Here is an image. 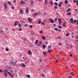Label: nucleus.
<instances>
[{"instance_id": "nucleus-49", "label": "nucleus", "mask_w": 78, "mask_h": 78, "mask_svg": "<svg viewBox=\"0 0 78 78\" xmlns=\"http://www.w3.org/2000/svg\"><path fill=\"white\" fill-rule=\"evenodd\" d=\"M74 23H76V20H74Z\"/></svg>"}, {"instance_id": "nucleus-18", "label": "nucleus", "mask_w": 78, "mask_h": 78, "mask_svg": "<svg viewBox=\"0 0 78 78\" xmlns=\"http://www.w3.org/2000/svg\"><path fill=\"white\" fill-rule=\"evenodd\" d=\"M18 26H19V28H22V25H20V23H19L18 24Z\"/></svg>"}, {"instance_id": "nucleus-13", "label": "nucleus", "mask_w": 78, "mask_h": 78, "mask_svg": "<svg viewBox=\"0 0 78 78\" xmlns=\"http://www.w3.org/2000/svg\"><path fill=\"white\" fill-rule=\"evenodd\" d=\"M44 3L46 4H48V1H47V0H45Z\"/></svg>"}, {"instance_id": "nucleus-42", "label": "nucleus", "mask_w": 78, "mask_h": 78, "mask_svg": "<svg viewBox=\"0 0 78 78\" xmlns=\"http://www.w3.org/2000/svg\"><path fill=\"white\" fill-rule=\"evenodd\" d=\"M61 39V37H58L57 38V39Z\"/></svg>"}, {"instance_id": "nucleus-12", "label": "nucleus", "mask_w": 78, "mask_h": 78, "mask_svg": "<svg viewBox=\"0 0 78 78\" xmlns=\"http://www.w3.org/2000/svg\"><path fill=\"white\" fill-rule=\"evenodd\" d=\"M20 14H23V10L22 9H20Z\"/></svg>"}, {"instance_id": "nucleus-32", "label": "nucleus", "mask_w": 78, "mask_h": 78, "mask_svg": "<svg viewBox=\"0 0 78 78\" xmlns=\"http://www.w3.org/2000/svg\"><path fill=\"white\" fill-rule=\"evenodd\" d=\"M67 3H68V1L67 0H66L65 1V3H66V4H67Z\"/></svg>"}, {"instance_id": "nucleus-43", "label": "nucleus", "mask_w": 78, "mask_h": 78, "mask_svg": "<svg viewBox=\"0 0 78 78\" xmlns=\"http://www.w3.org/2000/svg\"><path fill=\"white\" fill-rule=\"evenodd\" d=\"M30 28H31L33 27V26H32V25H30Z\"/></svg>"}, {"instance_id": "nucleus-34", "label": "nucleus", "mask_w": 78, "mask_h": 78, "mask_svg": "<svg viewBox=\"0 0 78 78\" xmlns=\"http://www.w3.org/2000/svg\"><path fill=\"white\" fill-rule=\"evenodd\" d=\"M8 3H9V5H11V2H10L8 1Z\"/></svg>"}, {"instance_id": "nucleus-26", "label": "nucleus", "mask_w": 78, "mask_h": 78, "mask_svg": "<svg viewBox=\"0 0 78 78\" xmlns=\"http://www.w3.org/2000/svg\"><path fill=\"white\" fill-rule=\"evenodd\" d=\"M35 43L36 44H38V40H37L35 42Z\"/></svg>"}, {"instance_id": "nucleus-6", "label": "nucleus", "mask_w": 78, "mask_h": 78, "mask_svg": "<svg viewBox=\"0 0 78 78\" xmlns=\"http://www.w3.org/2000/svg\"><path fill=\"white\" fill-rule=\"evenodd\" d=\"M10 63L13 64V65H14V64H16V62H14L13 61H11L10 62Z\"/></svg>"}, {"instance_id": "nucleus-41", "label": "nucleus", "mask_w": 78, "mask_h": 78, "mask_svg": "<svg viewBox=\"0 0 78 78\" xmlns=\"http://www.w3.org/2000/svg\"><path fill=\"white\" fill-rule=\"evenodd\" d=\"M0 31L1 33H4V32L2 30H0Z\"/></svg>"}, {"instance_id": "nucleus-28", "label": "nucleus", "mask_w": 78, "mask_h": 78, "mask_svg": "<svg viewBox=\"0 0 78 78\" xmlns=\"http://www.w3.org/2000/svg\"><path fill=\"white\" fill-rule=\"evenodd\" d=\"M26 76H27V77H28V78H30V75H26Z\"/></svg>"}, {"instance_id": "nucleus-2", "label": "nucleus", "mask_w": 78, "mask_h": 78, "mask_svg": "<svg viewBox=\"0 0 78 78\" xmlns=\"http://www.w3.org/2000/svg\"><path fill=\"white\" fill-rule=\"evenodd\" d=\"M40 13H41V12H39L38 13H37V12L35 13L34 14H33V15L35 17H36V16H37V15H38V14H39Z\"/></svg>"}, {"instance_id": "nucleus-58", "label": "nucleus", "mask_w": 78, "mask_h": 78, "mask_svg": "<svg viewBox=\"0 0 78 78\" xmlns=\"http://www.w3.org/2000/svg\"><path fill=\"white\" fill-rule=\"evenodd\" d=\"M13 2H14L15 3H16V0H15L13 1Z\"/></svg>"}, {"instance_id": "nucleus-16", "label": "nucleus", "mask_w": 78, "mask_h": 78, "mask_svg": "<svg viewBox=\"0 0 78 78\" xmlns=\"http://www.w3.org/2000/svg\"><path fill=\"white\" fill-rule=\"evenodd\" d=\"M65 24H66V23H63V27H66V25Z\"/></svg>"}, {"instance_id": "nucleus-36", "label": "nucleus", "mask_w": 78, "mask_h": 78, "mask_svg": "<svg viewBox=\"0 0 78 78\" xmlns=\"http://www.w3.org/2000/svg\"><path fill=\"white\" fill-rule=\"evenodd\" d=\"M11 8L12 9H14V8H15L14 7H11Z\"/></svg>"}, {"instance_id": "nucleus-44", "label": "nucleus", "mask_w": 78, "mask_h": 78, "mask_svg": "<svg viewBox=\"0 0 78 78\" xmlns=\"http://www.w3.org/2000/svg\"><path fill=\"white\" fill-rule=\"evenodd\" d=\"M58 44H59V45H60V46L62 45V43H59Z\"/></svg>"}, {"instance_id": "nucleus-57", "label": "nucleus", "mask_w": 78, "mask_h": 78, "mask_svg": "<svg viewBox=\"0 0 78 78\" xmlns=\"http://www.w3.org/2000/svg\"><path fill=\"white\" fill-rule=\"evenodd\" d=\"M57 57H59V55H56Z\"/></svg>"}, {"instance_id": "nucleus-31", "label": "nucleus", "mask_w": 78, "mask_h": 78, "mask_svg": "<svg viewBox=\"0 0 78 78\" xmlns=\"http://www.w3.org/2000/svg\"><path fill=\"white\" fill-rule=\"evenodd\" d=\"M42 46L43 48H45V47H46L45 45H44V44H43Z\"/></svg>"}, {"instance_id": "nucleus-17", "label": "nucleus", "mask_w": 78, "mask_h": 78, "mask_svg": "<svg viewBox=\"0 0 78 78\" xmlns=\"http://www.w3.org/2000/svg\"><path fill=\"white\" fill-rule=\"evenodd\" d=\"M21 66L23 67H25V65L23 63H21Z\"/></svg>"}, {"instance_id": "nucleus-51", "label": "nucleus", "mask_w": 78, "mask_h": 78, "mask_svg": "<svg viewBox=\"0 0 78 78\" xmlns=\"http://www.w3.org/2000/svg\"><path fill=\"white\" fill-rule=\"evenodd\" d=\"M20 31H22V28H20Z\"/></svg>"}, {"instance_id": "nucleus-59", "label": "nucleus", "mask_w": 78, "mask_h": 78, "mask_svg": "<svg viewBox=\"0 0 78 78\" xmlns=\"http://www.w3.org/2000/svg\"><path fill=\"white\" fill-rule=\"evenodd\" d=\"M53 26H54V27H55V26H56V24H54Z\"/></svg>"}, {"instance_id": "nucleus-52", "label": "nucleus", "mask_w": 78, "mask_h": 78, "mask_svg": "<svg viewBox=\"0 0 78 78\" xmlns=\"http://www.w3.org/2000/svg\"><path fill=\"white\" fill-rule=\"evenodd\" d=\"M76 4L78 6V1H77Z\"/></svg>"}, {"instance_id": "nucleus-7", "label": "nucleus", "mask_w": 78, "mask_h": 78, "mask_svg": "<svg viewBox=\"0 0 78 78\" xmlns=\"http://www.w3.org/2000/svg\"><path fill=\"white\" fill-rule=\"evenodd\" d=\"M4 6L5 7V9H7V6L6 5V3H5L4 4Z\"/></svg>"}, {"instance_id": "nucleus-21", "label": "nucleus", "mask_w": 78, "mask_h": 78, "mask_svg": "<svg viewBox=\"0 0 78 78\" xmlns=\"http://www.w3.org/2000/svg\"><path fill=\"white\" fill-rule=\"evenodd\" d=\"M49 3L51 4L52 5H53V1L52 0H51V2H50Z\"/></svg>"}, {"instance_id": "nucleus-64", "label": "nucleus", "mask_w": 78, "mask_h": 78, "mask_svg": "<svg viewBox=\"0 0 78 78\" xmlns=\"http://www.w3.org/2000/svg\"><path fill=\"white\" fill-rule=\"evenodd\" d=\"M76 39H78V37H76Z\"/></svg>"}, {"instance_id": "nucleus-39", "label": "nucleus", "mask_w": 78, "mask_h": 78, "mask_svg": "<svg viewBox=\"0 0 78 78\" xmlns=\"http://www.w3.org/2000/svg\"><path fill=\"white\" fill-rule=\"evenodd\" d=\"M40 33H43V32L42 31V30H40L39 32Z\"/></svg>"}, {"instance_id": "nucleus-19", "label": "nucleus", "mask_w": 78, "mask_h": 78, "mask_svg": "<svg viewBox=\"0 0 78 78\" xmlns=\"http://www.w3.org/2000/svg\"><path fill=\"white\" fill-rule=\"evenodd\" d=\"M67 15H68V16H70L71 15V13L70 12L68 13H67Z\"/></svg>"}, {"instance_id": "nucleus-22", "label": "nucleus", "mask_w": 78, "mask_h": 78, "mask_svg": "<svg viewBox=\"0 0 78 78\" xmlns=\"http://www.w3.org/2000/svg\"><path fill=\"white\" fill-rule=\"evenodd\" d=\"M42 44V43L41 42V41H39V46H40V45H41Z\"/></svg>"}, {"instance_id": "nucleus-1", "label": "nucleus", "mask_w": 78, "mask_h": 78, "mask_svg": "<svg viewBox=\"0 0 78 78\" xmlns=\"http://www.w3.org/2000/svg\"><path fill=\"white\" fill-rule=\"evenodd\" d=\"M6 72H7V74L9 75L10 76H11V77L12 78V77H13V75H12V74H11V73L10 72H8L7 69H5V70L4 71V74L5 76L6 77H7L8 76L7 74L6 73Z\"/></svg>"}, {"instance_id": "nucleus-4", "label": "nucleus", "mask_w": 78, "mask_h": 78, "mask_svg": "<svg viewBox=\"0 0 78 78\" xmlns=\"http://www.w3.org/2000/svg\"><path fill=\"white\" fill-rule=\"evenodd\" d=\"M25 12L26 13H29V9H28V7H27L26 9L25 10Z\"/></svg>"}, {"instance_id": "nucleus-60", "label": "nucleus", "mask_w": 78, "mask_h": 78, "mask_svg": "<svg viewBox=\"0 0 78 78\" xmlns=\"http://www.w3.org/2000/svg\"><path fill=\"white\" fill-rule=\"evenodd\" d=\"M76 42L78 43V40H76Z\"/></svg>"}, {"instance_id": "nucleus-56", "label": "nucleus", "mask_w": 78, "mask_h": 78, "mask_svg": "<svg viewBox=\"0 0 78 78\" xmlns=\"http://www.w3.org/2000/svg\"><path fill=\"white\" fill-rule=\"evenodd\" d=\"M23 40L24 41H27V39H26V38H24L23 39Z\"/></svg>"}, {"instance_id": "nucleus-9", "label": "nucleus", "mask_w": 78, "mask_h": 78, "mask_svg": "<svg viewBox=\"0 0 78 78\" xmlns=\"http://www.w3.org/2000/svg\"><path fill=\"white\" fill-rule=\"evenodd\" d=\"M22 4L23 5H24V4H25V2L24 1H22L20 2V5H22Z\"/></svg>"}, {"instance_id": "nucleus-10", "label": "nucleus", "mask_w": 78, "mask_h": 78, "mask_svg": "<svg viewBox=\"0 0 78 78\" xmlns=\"http://www.w3.org/2000/svg\"><path fill=\"white\" fill-rule=\"evenodd\" d=\"M19 23V21H16L14 23V26H16L17 25H18V23Z\"/></svg>"}, {"instance_id": "nucleus-47", "label": "nucleus", "mask_w": 78, "mask_h": 78, "mask_svg": "<svg viewBox=\"0 0 78 78\" xmlns=\"http://www.w3.org/2000/svg\"><path fill=\"white\" fill-rule=\"evenodd\" d=\"M57 19H58V18H56L55 19V20L56 22L57 21Z\"/></svg>"}, {"instance_id": "nucleus-40", "label": "nucleus", "mask_w": 78, "mask_h": 78, "mask_svg": "<svg viewBox=\"0 0 78 78\" xmlns=\"http://www.w3.org/2000/svg\"><path fill=\"white\" fill-rule=\"evenodd\" d=\"M69 36V34H66V36Z\"/></svg>"}, {"instance_id": "nucleus-14", "label": "nucleus", "mask_w": 78, "mask_h": 78, "mask_svg": "<svg viewBox=\"0 0 78 78\" xmlns=\"http://www.w3.org/2000/svg\"><path fill=\"white\" fill-rule=\"evenodd\" d=\"M28 53L29 55H31L32 53H31V51L30 50H29L28 51Z\"/></svg>"}, {"instance_id": "nucleus-5", "label": "nucleus", "mask_w": 78, "mask_h": 78, "mask_svg": "<svg viewBox=\"0 0 78 78\" xmlns=\"http://www.w3.org/2000/svg\"><path fill=\"white\" fill-rule=\"evenodd\" d=\"M49 20H50V21H51V22L52 23H54V20H53V19H52L51 18H49Z\"/></svg>"}, {"instance_id": "nucleus-63", "label": "nucleus", "mask_w": 78, "mask_h": 78, "mask_svg": "<svg viewBox=\"0 0 78 78\" xmlns=\"http://www.w3.org/2000/svg\"><path fill=\"white\" fill-rule=\"evenodd\" d=\"M60 4H62V2H60Z\"/></svg>"}, {"instance_id": "nucleus-38", "label": "nucleus", "mask_w": 78, "mask_h": 78, "mask_svg": "<svg viewBox=\"0 0 78 78\" xmlns=\"http://www.w3.org/2000/svg\"><path fill=\"white\" fill-rule=\"evenodd\" d=\"M58 6L59 7H61V4H58Z\"/></svg>"}, {"instance_id": "nucleus-8", "label": "nucleus", "mask_w": 78, "mask_h": 78, "mask_svg": "<svg viewBox=\"0 0 78 78\" xmlns=\"http://www.w3.org/2000/svg\"><path fill=\"white\" fill-rule=\"evenodd\" d=\"M70 20L71 21V23H72V24H73V18H71L70 19Z\"/></svg>"}, {"instance_id": "nucleus-46", "label": "nucleus", "mask_w": 78, "mask_h": 78, "mask_svg": "<svg viewBox=\"0 0 78 78\" xmlns=\"http://www.w3.org/2000/svg\"><path fill=\"white\" fill-rule=\"evenodd\" d=\"M24 27H27V26H28V24H26L24 25Z\"/></svg>"}, {"instance_id": "nucleus-20", "label": "nucleus", "mask_w": 78, "mask_h": 78, "mask_svg": "<svg viewBox=\"0 0 78 78\" xmlns=\"http://www.w3.org/2000/svg\"><path fill=\"white\" fill-rule=\"evenodd\" d=\"M43 55H44L45 56H46V52H45V51H43Z\"/></svg>"}, {"instance_id": "nucleus-62", "label": "nucleus", "mask_w": 78, "mask_h": 78, "mask_svg": "<svg viewBox=\"0 0 78 78\" xmlns=\"http://www.w3.org/2000/svg\"><path fill=\"white\" fill-rule=\"evenodd\" d=\"M12 70H10V72H11V73H12Z\"/></svg>"}, {"instance_id": "nucleus-61", "label": "nucleus", "mask_w": 78, "mask_h": 78, "mask_svg": "<svg viewBox=\"0 0 78 78\" xmlns=\"http://www.w3.org/2000/svg\"><path fill=\"white\" fill-rule=\"evenodd\" d=\"M69 78H72V76H70L69 77Z\"/></svg>"}, {"instance_id": "nucleus-54", "label": "nucleus", "mask_w": 78, "mask_h": 78, "mask_svg": "<svg viewBox=\"0 0 78 78\" xmlns=\"http://www.w3.org/2000/svg\"><path fill=\"white\" fill-rule=\"evenodd\" d=\"M46 15V12H44V15L45 16Z\"/></svg>"}, {"instance_id": "nucleus-15", "label": "nucleus", "mask_w": 78, "mask_h": 78, "mask_svg": "<svg viewBox=\"0 0 78 78\" xmlns=\"http://www.w3.org/2000/svg\"><path fill=\"white\" fill-rule=\"evenodd\" d=\"M28 20L30 22H32V20L30 19V18H28Z\"/></svg>"}, {"instance_id": "nucleus-30", "label": "nucleus", "mask_w": 78, "mask_h": 78, "mask_svg": "<svg viewBox=\"0 0 78 78\" xmlns=\"http://www.w3.org/2000/svg\"><path fill=\"white\" fill-rule=\"evenodd\" d=\"M70 9H69L67 11H66V12H68L69 11H70Z\"/></svg>"}, {"instance_id": "nucleus-24", "label": "nucleus", "mask_w": 78, "mask_h": 78, "mask_svg": "<svg viewBox=\"0 0 78 78\" xmlns=\"http://www.w3.org/2000/svg\"><path fill=\"white\" fill-rule=\"evenodd\" d=\"M41 20H39L38 21V24H40V23H41Z\"/></svg>"}, {"instance_id": "nucleus-37", "label": "nucleus", "mask_w": 78, "mask_h": 78, "mask_svg": "<svg viewBox=\"0 0 78 78\" xmlns=\"http://www.w3.org/2000/svg\"><path fill=\"white\" fill-rule=\"evenodd\" d=\"M54 8V9H58V7L57 6H55Z\"/></svg>"}, {"instance_id": "nucleus-27", "label": "nucleus", "mask_w": 78, "mask_h": 78, "mask_svg": "<svg viewBox=\"0 0 78 78\" xmlns=\"http://www.w3.org/2000/svg\"><path fill=\"white\" fill-rule=\"evenodd\" d=\"M58 28H60V29H62V27L60 26H58Z\"/></svg>"}, {"instance_id": "nucleus-50", "label": "nucleus", "mask_w": 78, "mask_h": 78, "mask_svg": "<svg viewBox=\"0 0 78 78\" xmlns=\"http://www.w3.org/2000/svg\"><path fill=\"white\" fill-rule=\"evenodd\" d=\"M54 30H58V29L57 28H55V29H54Z\"/></svg>"}, {"instance_id": "nucleus-48", "label": "nucleus", "mask_w": 78, "mask_h": 78, "mask_svg": "<svg viewBox=\"0 0 78 78\" xmlns=\"http://www.w3.org/2000/svg\"><path fill=\"white\" fill-rule=\"evenodd\" d=\"M2 72H3V71L1 69H0V72L2 73Z\"/></svg>"}, {"instance_id": "nucleus-33", "label": "nucleus", "mask_w": 78, "mask_h": 78, "mask_svg": "<svg viewBox=\"0 0 78 78\" xmlns=\"http://www.w3.org/2000/svg\"><path fill=\"white\" fill-rule=\"evenodd\" d=\"M5 50L6 51H8L9 50V49H8V48H6Z\"/></svg>"}, {"instance_id": "nucleus-55", "label": "nucleus", "mask_w": 78, "mask_h": 78, "mask_svg": "<svg viewBox=\"0 0 78 78\" xmlns=\"http://www.w3.org/2000/svg\"><path fill=\"white\" fill-rule=\"evenodd\" d=\"M73 75V72H72L71 73V75Z\"/></svg>"}, {"instance_id": "nucleus-25", "label": "nucleus", "mask_w": 78, "mask_h": 78, "mask_svg": "<svg viewBox=\"0 0 78 78\" xmlns=\"http://www.w3.org/2000/svg\"><path fill=\"white\" fill-rule=\"evenodd\" d=\"M48 53H51V50H49L48 51Z\"/></svg>"}, {"instance_id": "nucleus-45", "label": "nucleus", "mask_w": 78, "mask_h": 78, "mask_svg": "<svg viewBox=\"0 0 78 78\" xmlns=\"http://www.w3.org/2000/svg\"><path fill=\"white\" fill-rule=\"evenodd\" d=\"M31 11H32V12H34L35 11H34V10L32 9L31 10Z\"/></svg>"}, {"instance_id": "nucleus-53", "label": "nucleus", "mask_w": 78, "mask_h": 78, "mask_svg": "<svg viewBox=\"0 0 78 78\" xmlns=\"http://www.w3.org/2000/svg\"><path fill=\"white\" fill-rule=\"evenodd\" d=\"M48 48H49V49H50V48H51V46L50 45L49 46H48Z\"/></svg>"}, {"instance_id": "nucleus-29", "label": "nucleus", "mask_w": 78, "mask_h": 78, "mask_svg": "<svg viewBox=\"0 0 78 78\" xmlns=\"http://www.w3.org/2000/svg\"><path fill=\"white\" fill-rule=\"evenodd\" d=\"M77 1L76 0H74L73 1V3H75L76 2H77Z\"/></svg>"}, {"instance_id": "nucleus-23", "label": "nucleus", "mask_w": 78, "mask_h": 78, "mask_svg": "<svg viewBox=\"0 0 78 78\" xmlns=\"http://www.w3.org/2000/svg\"><path fill=\"white\" fill-rule=\"evenodd\" d=\"M41 38L43 40H45V37H42Z\"/></svg>"}, {"instance_id": "nucleus-3", "label": "nucleus", "mask_w": 78, "mask_h": 78, "mask_svg": "<svg viewBox=\"0 0 78 78\" xmlns=\"http://www.w3.org/2000/svg\"><path fill=\"white\" fill-rule=\"evenodd\" d=\"M30 5L31 6H33L34 5V1L33 0H31L30 1Z\"/></svg>"}, {"instance_id": "nucleus-11", "label": "nucleus", "mask_w": 78, "mask_h": 78, "mask_svg": "<svg viewBox=\"0 0 78 78\" xmlns=\"http://www.w3.org/2000/svg\"><path fill=\"white\" fill-rule=\"evenodd\" d=\"M58 22L60 23H62V22L61 21V18H58Z\"/></svg>"}, {"instance_id": "nucleus-35", "label": "nucleus", "mask_w": 78, "mask_h": 78, "mask_svg": "<svg viewBox=\"0 0 78 78\" xmlns=\"http://www.w3.org/2000/svg\"><path fill=\"white\" fill-rule=\"evenodd\" d=\"M55 5H58V3L57 2H55L54 3Z\"/></svg>"}]
</instances>
